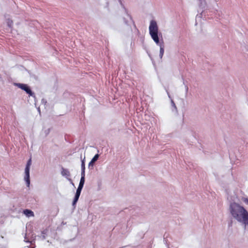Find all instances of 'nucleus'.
I'll return each instance as SVG.
<instances>
[{
  "mask_svg": "<svg viewBox=\"0 0 248 248\" xmlns=\"http://www.w3.org/2000/svg\"><path fill=\"white\" fill-rule=\"evenodd\" d=\"M230 212L234 218L238 222H243L248 225V212L239 204L231 203L230 205Z\"/></svg>",
  "mask_w": 248,
  "mask_h": 248,
  "instance_id": "1",
  "label": "nucleus"
},
{
  "mask_svg": "<svg viewBox=\"0 0 248 248\" xmlns=\"http://www.w3.org/2000/svg\"><path fill=\"white\" fill-rule=\"evenodd\" d=\"M149 33L154 42L160 47V56L162 57L164 52V45L163 40L159 41L158 33V27L157 23L155 20H151L149 28Z\"/></svg>",
  "mask_w": 248,
  "mask_h": 248,
  "instance_id": "2",
  "label": "nucleus"
},
{
  "mask_svg": "<svg viewBox=\"0 0 248 248\" xmlns=\"http://www.w3.org/2000/svg\"><path fill=\"white\" fill-rule=\"evenodd\" d=\"M31 164V159L30 158L27 162L25 170V175L24 177L25 181H26L27 186H29L30 183V168Z\"/></svg>",
  "mask_w": 248,
  "mask_h": 248,
  "instance_id": "3",
  "label": "nucleus"
},
{
  "mask_svg": "<svg viewBox=\"0 0 248 248\" xmlns=\"http://www.w3.org/2000/svg\"><path fill=\"white\" fill-rule=\"evenodd\" d=\"M17 86L19 88L25 91L30 96H31L32 95V91L27 85L19 83L17 85Z\"/></svg>",
  "mask_w": 248,
  "mask_h": 248,
  "instance_id": "4",
  "label": "nucleus"
},
{
  "mask_svg": "<svg viewBox=\"0 0 248 248\" xmlns=\"http://www.w3.org/2000/svg\"><path fill=\"white\" fill-rule=\"evenodd\" d=\"M23 213L28 217L34 216L33 212L31 210L29 209L24 210L23 211Z\"/></svg>",
  "mask_w": 248,
  "mask_h": 248,
  "instance_id": "5",
  "label": "nucleus"
},
{
  "mask_svg": "<svg viewBox=\"0 0 248 248\" xmlns=\"http://www.w3.org/2000/svg\"><path fill=\"white\" fill-rule=\"evenodd\" d=\"M85 182V172L82 171L81 172V177L79 182V185L83 186Z\"/></svg>",
  "mask_w": 248,
  "mask_h": 248,
  "instance_id": "6",
  "label": "nucleus"
},
{
  "mask_svg": "<svg viewBox=\"0 0 248 248\" xmlns=\"http://www.w3.org/2000/svg\"><path fill=\"white\" fill-rule=\"evenodd\" d=\"M80 194H78V193H76V195H75V198H74V199L73 200V205H74L75 204H76V203H77V202H78V199H79V196H80Z\"/></svg>",
  "mask_w": 248,
  "mask_h": 248,
  "instance_id": "7",
  "label": "nucleus"
},
{
  "mask_svg": "<svg viewBox=\"0 0 248 248\" xmlns=\"http://www.w3.org/2000/svg\"><path fill=\"white\" fill-rule=\"evenodd\" d=\"M98 157L99 155L98 154L95 155L92 159L91 161L90 162L89 165H90L92 163H93L94 162H95L98 159Z\"/></svg>",
  "mask_w": 248,
  "mask_h": 248,
  "instance_id": "8",
  "label": "nucleus"
},
{
  "mask_svg": "<svg viewBox=\"0 0 248 248\" xmlns=\"http://www.w3.org/2000/svg\"><path fill=\"white\" fill-rule=\"evenodd\" d=\"M83 187V186L79 185L78 188L77 190L76 193L80 194V193H81V190H82Z\"/></svg>",
  "mask_w": 248,
  "mask_h": 248,
  "instance_id": "9",
  "label": "nucleus"
},
{
  "mask_svg": "<svg viewBox=\"0 0 248 248\" xmlns=\"http://www.w3.org/2000/svg\"><path fill=\"white\" fill-rule=\"evenodd\" d=\"M242 200L244 202H245L246 204H248V198H242Z\"/></svg>",
  "mask_w": 248,
  "mask_h": 248,
  "instance_id": "10",
  "label": "nucleus"
},
{
  "mask_svg": "<svg viewBox=\"0 0 248 248\" xmlns=\"http://www.w3.org/2000/svg\"><path fill=\"white\" fill-rule=\"evenodd\" d=\"M85 171V165L83 162H82V171Z\"/></svg>",
  "mask_w": 248,
  "mask_h": 248,
  "instance_id": "11",
  "label": "nucleus"
},
{
  "mask_svg": "<svg viewBox=\"0 0 248 248\" xmlns=\"http://www.w3.org/2000/svg\"><path fill=\"white\" fill-rule=\"evenodd\" d=\"M119 1L120 2H121V0H119Z\"/></svg>",
  "mask_w": 248,
  "mask_h": 248,
  "instance_id": "12",
  "label": "nucleus"
}]
</instances>
